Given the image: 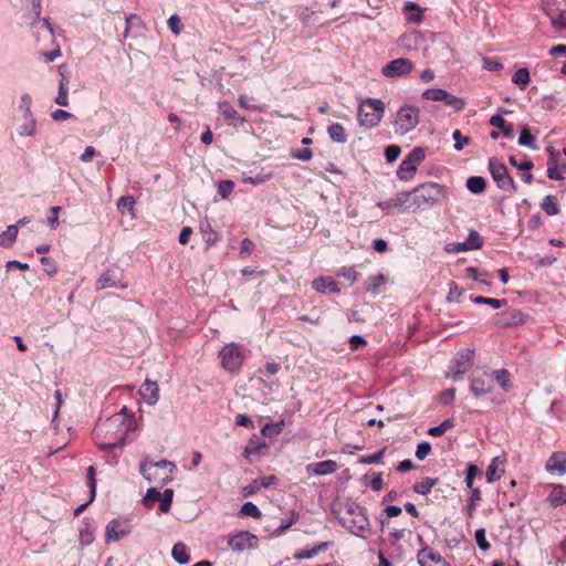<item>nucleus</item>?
<instances>
[{"mask_svg":"<svg viewBox=\"0 0 566 566\" xmlns=\"http://www.w3.org/2000/svg\"><path fill=\"white\" fill-rule=\"evenodd\" d=\"M134 429V415L124 406L118 413L109 417L104 424L97 426L93 434L97 447L101 450L109 451L115 448H123L126 444L128 432Z\"/></svg>","mask_w":566,"mask_h":566,"instance_id":"1","label":"nucleus"},{"mask_svg":"<svg viewBox=\"0 0 566 566\" xmlns=\"http://www.w3.org/2000/svg\"><path fill=\"white\" fill-rule=\"evenodd\" d=\"M413 205V212L432 208L447 196L446 187L437 182H424L409 191Z\"/></svg>","mask_w":566,"mask_h":566,"instance_id":"2","label":"nucleus"},{"mask_svg":"<svg viewBox=\"0 0 566 566\" xmlns=\"http://www.w3.org/2000/svg\"><path fill=\"white\" fill-rule=\"evenodd\" d=\"M142 475L149 482H160L167 484L172 480V472L176 470V464L166 459L157 462L143 461L139 465Z\"/></svg>","mask_w":566,"mask_h":566,"instance_id":"3","label":"nucleus"},{"mask_svg":"<svg viewBox=\"0 0 566 566\" xmlns=\"http://www.w3.org/2000/svg\"><path fill=\"white\" fill-rule=\"evenodd\" d=\"M385 112V103L379 98H367L358 107V120L360 126L371 128L377 126Z\"/></svg>","mask_w":566,"mask_h":566,"instance_id":"4","label":"nucleus"},{"mask_svg":"<svg viewBox=\"0 0 566 566\" xmlns=\"http://www.w3.org/2000/svg\"><path fill=\"white\" fill-rule=\"evenodd\" d=\"M221 366L231 374H237L244 361L243 346L237 343L226 344L219 352Z\"/></svg>","mask_w":566,"mask_h":566,"instance_id":"5","label":"nucleus"},{"mask_svg":"<svg viewBox=\"0 0 566 566\" xmlns=\"http://www.w3.org/2000/svg\"><path fill=\"white\" fill-rule=\"evenodd\" d=\"M426 158L424 148L418 146L415 147L400 163L397 169V177L399 180L408 181L413 178L417 166L421 164Z\"/></svg>","mask_w":566,"mask_h":566,"instance_id":"6","label":"nucleus"},{"mask_svg":"<svg viewBox=\"0 0 566 566\" xmlns=\"http://www.w3.org/2000/svg\"><path fill=\"white\" fill-rule=\"evenodd\" d=\"M489 170L500 189L510 192L517 191V186L514 179L510 176L506 166L501 160L497 158H491L489 160Z\"/></svg>","mask_w":566,"mask_h":566,"instance_id":"7","label":"nucleus"},{"mask_svg":"<svg viewBox=\"0 0 566 566\" xmlns=\"http://www.w3.org/2000/svg\"><path fill=\"white\" fill-rule=\"evenodd\" d=\"M419 124V108L403 105L399 108L395 120L396 133L405 135Z\"/></svg>","mask_w":566,"mask_h":566,"instance_id":"8","label":"nucleus"},{"mask_svg":"<svg viewBox=\"0 0 566 566\" xmlns=\"http://www.w3.org/2000/svg\"><path fill=\"white\" fill-rule=\"evenodd\" d=\"M377 207L380 208L386 214H391L395 211L398 213L413 211L411 193H409V191H400L392 199L379 201L377 202Z\"/></svg>","mask_w":566,"mask_h":566,"instance_id":"9","label":"nucleus"},{"mask_svg":"<svg viewBox=\"0 0 566 566\" xmlns=\"http://www.w3.org/2000/svg\"><path fill=\"white\" fill-rule=\"evenodd\" d=\"M473 355V350L463 349L453 357L450 365V376L454 381L462 379L463 375L472 367Z\"/></svg>","mask_w":566,"mask_h":566,"instance_id":"10","label":"nucleus"},{"mask_svg":"<svg viewBox=\"0 0 566 566\" xmlns=\"http://www.w3.org/2000/svg\"><path fill=\"white\" fill-rule=\"evenodd\" d=\"M228 546L237 553L258 547V537L249 531H238L229 534Z\"/></svg>","mask_w":566,"mask_h":566,"instance_id":"11","label":"nucleus"},{"mask_svg":"<svg viewBox=\"0 0 566 566\" xmlns=\"http://www.w3.org/2000/svg\"><path fill=\"white\" fill-rule=\"evenodd\" d=\"M132 532V525L128 520L113 518L108 522L105 530L106 543L118 542Z\"/></svg>","mask_w":566,"mask_h":566,"instance_id":"12","label":"nucleus"},{"mask_svg":"<svg viewBox=\"0 0 566 566\" xmlns=\"http://www.w3.org/2000/svg\"><path fill=\"white\" fill-rule=\"evenodd\" d=\"M413 69V64L409 59L399 57L387 63L381 73L385 77L395 78L409 74Z\"/></svg>","mask_w":566,"mask_h":566,"instance_id":"13","label":"nucleus"},{"mask_svg":"<svg viewBox=\"0 0 566 566\" xmlns=\"http://www.w3.org/2000/svg\"><path fill=\"white\" fill-rule=\"evenodd\" d=\"M493 389V377L485 373H473L471 376L470 391L475 397L484 396Z\"/></svg>","mask_w":566,"mask_h":566,"instance_id":"14","label":"nucleus"},{"mask_svg":"<svg viewBox=\"0 0 566 566\" xmlns=\"http://www.w3.org/2000/svg\"><path fill=\"white\" fill-rule=\"evenodd\" d=\"M333 513L336 515L339 524L348 530L352 534L359 535V533L367 530L369 525V521L366 514L345 517L339 516L335 509H333Z\"/></svg>","mask_w":566,"mask_h":566,"instance_id":"15","label":"nucleus"},{"mask_svg":"<svg viewBox=\"0 0 566 566\" xmlns=\"http://www.w3.org/2000/svg\"><path fill=\"white\" fill-rule=\"evenodd\" d=\"M122 272L118 269H107L96 282L98 290L116 287L124 290L128 286L122 281Z\"/></svg>","mask_w":566,"mask_h":566,"instance_id":"16","label":"nucleus"},{"mask_svg":"<svg viewBox=\"0 0 566 566\" xmlns=\"http://www.w3.org/2000/svg\"><path fill=\"white\" fill-rule=\"evenodd\" d=\"M59 74L61 76L60 83H59V92L57 96L55 97V103L60 106H67L69 105V77H70V71L69 66L66 64H61L57 67Z\"/></svg>","mask_w":566,"mask_h":566,"instance_id":"17","label":"nucleus"},{"mask_svg":"<svg viewBox=\"0 0 566 566\" xmlns=\"http://www.w3.org/2000/svg\"><path fill=\"white\" fill-rule=\"evenodd\" d=\"M545 469L549 473L564 475L566 473V452H553L546 461Z\"/></svg>","mask_w":566,"mask_h":566,"instance_id":"18","label":"nucleus"},{"mask_svg":"<svg viewBox=\"0 0 566 566\" xmlns=\"http://www.w3.org/2000/svg\"><path fill=\"white\" fill-rule=\"evenodd\" d=\"M526 321V315L518 308H511L502 314L499 325L502 328H511L522 325Z\"/></svg>","mask_w":566,"mask_h":566,"instance_id":"19","label":"nucleus"},{"mask_svg":"<svg viewBox=\"0 0 566 566\" xmlns=\"http://www.w3.org/2000/svg\"><path fill=\"white\" fill-rule=\"evenodd\" d=\"M219 111L221 112L224 120L228 125H232L234 127L242 126L247 119L243 116H240L235 108L227 101L219 103Z\"/></svg>","mask_w":566,"mask_h":566,"instance_id":"20","label":"nucleus"},{"mask_svg":"<svg viewBox=\"0 0 566 566\" xmlns=\"http://www.w3.org/2000/svg\"><path fill=\"white\" fill-rule=\"evenodd\" d=\"M338 465L334 460H324L306 465V472L311 475H327L336 472Z\"/></svg>","mask_w":566,"mask_h":566,"instance_id":"21","label":"nucleus"},{"mask_svg":"<svg viewBox=\"0 0 566 566\" xmlns=\"http://www.w3.org/2000/svg\"><path fill=\"white\" fill-rule=\"evenodd\" d=\"M507 113H509V111L500 108V113L493 115L490 118V125L495 128H499L500 133L504 137L512 138L514 136V127L511 123H507L502 115V114H507Z\"/></svg>","mask_w":566,"mask_h":566,"instance_id":"22","label":"nucleus"},{"mask_svg":"<svg viewBox=\"0 0 566 566\" xmlns=\"http://www.w3.org/2000/svg\"><path fill=\"white\" fill-rule=\"evenodd\" d=\"M95 468L93 465H90L86 470V479H87V486L90 489V499L87 502L78 505L74 510V515L78 516L94 500L96 496V479H95Z\"/></svg>","mask_w":566,"mask_h":566,"instance_id":"23","label":"nucleus"},{"mask_svg":"<svg viewBox=\"0 0 566 566\" xmlns=\"http://www.w3.org/2000/svg\"><path fill=\"white\" fill-rule=\"evenodd\" d=\"M266 450L268 443L265 440L260 439L255 433H253L244 448L243 457L249 459L253 454L265 455Z\"/></svg>","mask_w":566,"mask_h":566,"instance_id":"24","label":"nucleus"},{"mask_svg":"<svg viewBox=\"0 0 566 566\" xmlns=\"http://www.w3.org/2000/svg\"><path fill=\"white\" fill-rule=\"evenodd\" d=\"M139 394L148 405H155L159 399V387L156 381L145 380L140 386Z\"/></svg>","mask_w":566,"mask_h":566,"instance_id":"25","label":"nucleus"},{"mask_svg":"<svg viewBox=\"0 0 566 566\" xmlns=\"http://www.w3.org/2000/svg\"><path fill=\"white\" fill-rule=\"evenodd\" d=\"M312 287L321 294H324L326 291L333 294H339L340 289L338 284L331 276H318L313 280Z\"/></svg>","mask_w":566,"mask_h":566,"instance_id":"26","label":"nucleus"},{"mask_svg":"<svg viewBox=\"0 0 566 566\" xmlns=\"http://www.w3.org/2000/svg\"><path fill=\"white\" fill-rule=\"evenodd\" d=\"M546 501L553 509L566 504V486L563 484H553Z\"/></svg>","mask_w":566,"mask_h":566,"instance_id":"27","label":"nucleus"},{"mask_svg":"<svg viewBox=\"0 0 566 566\" xmlns=\"http://www.w3.org/2000/svg\"><path fill=\"white\" fill-rule=\"evenodd\" d=\"M94 521L88 517H84L80 527V543L83 546H87L94 541Z\"/></svg>","mask_w":566,"mask_h":566,"instance_id":"28","label":"nucleus"},{"mask_svg":"<svg viewBox=\"0 0 566 566\" xmlns=\"http://www.w3.org/2000/svg\"><path fill=\"white\" fill-rule=\"evenodd\" d=\"M199 229L202 234V239L208 247H211L220 241V234L212 229L208 220L200 221Z\"/></svg>","mask_w":566,"mask_h":566,"instance_id":"29","label":"nucleus"},{"mask_svg":"<svg viewBox=\"0 0 566 566\" xmlns=\"http://www.w3.org/2000/svg\"><path fill=\"white\" fill-rule=\"evenodd\" d=\"M386 276L382 273L368 276L364 282V290L367 293L376 295L379 293V287L385 284Z\"/></svg>","mask_w":566,"mask_h":566,"instance_id":"30","label":"nucleus"},{"mask_svg":"<svg viewBox=\"0 0 566 566\" xmlns=\"http://www.w3.org/2000/svg\"><path fill=\"white\" fill-rule=\"evenodd\" d=\"M405 13L408 22L418 24L423 20V10L416 2H407Z\"/></svg>","mask_w":566,"mask_h":566,"instance_id":"31","label":"nucleus"},{"mask_svg":"<svg viewBox=\"0 0 566 566\" xmlns=\"http://www.w3.org/2000/svg\"><path fill=\"white\" fill-rule=\"evenodd\" d=\"M171 556L176 563L180 565H186L190 562V555L188 553L187 546L182 543H176L171 549Z\"/></svg>","mask_w":566,"mask_h":566,"instance_id":"32","label":"nucleus"},{"mask_svg":"<svg viewBox=\"0 0 566 566\" xmlns=\"http://www.w3.org/2000/svg\"><path fill=\"white\" fill-rule=\"evenodd\" d=\"M18 237V224H10L6 231L0 233V247L11 248Z\"/></svg>","mask_w":566,"mask_h":566,"instance_id":"33","label":"nucleus"},{"mask_svg":"<svg viewBox=\"0 0 566 566\" xmlns=\"http://www.w3.org/2000/svg\"><path fill=\"white\" fill-rule=\"evenodd\" d=\"M422 40V34L419 31H411L399 38L400 44L407 49H416Z\"/></svg>","mask_w":566,"mask_h":566,"instance_id":"34","label":"nucleus"},{"mask_svg":"<svg viewBox=\"0 0 566 566\" xmlns=\"http://www.w3.org/2000/svg\"><path fill=\"white\" fill-rule=\"evenodd\" d=\"M328 137L338 144H345L347 142V135L343 125L333 123L327 127Z\"/></svg>","mask_w":566,"mask_h":566,"instance_id":"35","label":"nucleus"},{"mask_svg":"<svg viewBox=\"0 0 566 566\" xmlns=\"http://www.w3.org/2000/svg\"><path fill=\"white\" fill-rule=\"evenodd\" d=\"M472 303L476 305H489L495 310L501 308L507 304L505 298H492L485 296H470Z\"/></svg>","mask_w":566,"mask_h":566,"instance_id":"36","label":"nucleus"},{"mask_svg":"<svg viewBox=\"0 0 566 566\" xmlns=\"http://www.w3.org/2000/svg\"><path fill=\"white\" fill-rule=\"evenodd\" d=\"M518 145L523 147H528L531 149L537 148L536 138L531 133L530 127L527 125H524L520 132Z\"/></svg>","mask_w":566,"mask_h":566,"instance_id":"37","label":"nucleus"},{"mask_svg":"<svg viewBox=\"0 0 566 566\" xmlns=\"http://www.w3.org/2000/svg\"><path fill=\"white\" fill-rule=\"evenodd\" d=\"M439 482L438 478H424L421 482L415 483L412 490L420 495H427L431 489Z\"/></svg>","mask_w":566,"mask_h":566,"instance_id":"38","label":"nucleus"},{"mask_svg":"<svg viewBox=\"0 0 566 566\" xmlns=\"http://www.w3.org/2000/svg\"><path fill=\"white\" fill-rule=\"evenodd\" d=\"M541 208L546 212L548 216H556L559 213V205L555 196L547 195L543 198L541 202Z\"/></svg>","mask_w":566,"mask_h":566,"instance_id":"39","label":"nucleus"},{"mask_svg":"<svg viewBox=\"0 0 566 566\" xmlns=\"http://www.w3.org/2000/svg\"><path fill=\"white\" fill-rule=\"evenodd\" d=\"M272 171H265V169H261L254 176H243L242 182L259 186L269 181L272 178Z\"/></svg>","mask_w":566,"mask_h":566,"instance_id":"40","label":"nucleus"},{"mask_svg":"<svg viewBox=\"0 0 566 566\" xmlns=\"http://www.w3.org/2000/svg\"><path fill=\"white\" fill-rule=\"evenodd\" d=\"M467 188L474 195L482 193L486 188V181L481 176H471L467 179Z\"/></svg>","mask_w":566,"mask_h":566,"instance_id":"41","label":"nucleus"},{"mask_svg":"<svg viewBox=\"0 0 566 566\" xmlns=\"http://www.w3.org/2000/svg\"><path fill=\"white\" fill-rule=\"evenodd\" d=\"M496 381L499 386L505 390L509 391L512 388L511 385V374L507 369H497L494 371L493 381Z\"/></svg>","mask_w":566,"mask_h":566,"instance_id":"42","label":"nucleus"},{"mask_svg":"<svg viewBox=\"0 0 566 566\" xmlns=\"http://www.w3.org/2000/svg\"><path fill=\"white\" fill-rule=\"evenodd\" d=\"M284 426H285L284 420H280L274 423H266L262 428L261 433H262V436H264L266 438H274V437L281 434V432L284 429Z\"/></svg>","mask_w":566,"mask_h":566,"instance_id":"43","label":"nucleus"},{"mask_svg":"<svg viewBox=\"0 0 566 566\" xmlns=\"http://www.w3.org/2000/svg\"><path fill=\"white\" fill-rule=\"evenodd\" d=\"M32 97L30 94L24 93L20 97L19 111L22 112L23 119L35 118L31 111Z\"/></svg>","mask_w":566,"mask_h":566,"instance_id":"44","label":"nucleus"},{"mask_svg":"<svg viewBox=\"0 0 566 566\" xmlns=\"http://www.w3.org/2000/svg\"><path fill=\"white\" fill-rule=\"evenodd\" d=\"M531 81L530 71L526 67L518 69L512 76V82L524 90Z\"/></svg>","mask_w":566,"mask_h":566,"instance_id":"45","label":"nucleus"},{"mask_svg":"<svg viewBox=\"0 0 566 566\" xmlns=\"http://www.w3.org/2000/svg\"><path fill=\"white\" fill-rule=\"evenodd\" d=\"M143 29L144 28V22L142 21V19L137 15V14H134V13H130L126 17V27H125V31H124V38H127L129 36V33L134 30V29Z\"/></svg>","mask_w":566,"mask_h":566,"instance_id":"46","label":"nucleus"},{"mask_svg":"<svg viewBox=\"0 0 566 566\" xmlns=\"http://www.w3.org/2000/svg\"><path fill=\"white\" fill-rule=\"evenodd\" d=\"M510 164L521 171H530L533 169L534 164L531 159H527L526 155H523V160H518L516 156L511 155L509 157Z\"/></svg>","mask_w":566,"mask_h":566,"instance_id":"47","label":"nucleus"},{"mask_svg":"<svg viewBox=\"0 0 566 566\" xmlns=\"http://www.w3.org/2000/svg\"><path fill=\"white\" fill-rule=\"evenodd\" d=\"M36 133V119H24V123L21 124L18 128V134L22 137H31Z\"/></svg>","mask_w":566,"mask_h":566,"instance_id":"48","label":"nucleus"},{"mask_svg":"<svg viewBox=\"0 0 566 566\" xmlns=\"http://www.w3.org/2000/svg\"><path fill=\"white\" fill-rule=\"evenodd\" d=\"M453 427H454L453 420L446 419L440 424L429 428L427 433L432 437H441L446 433L447 430H449Z\"/></svg>","mask_w":566,"mask_h":566,"instance_id":"49","label":"nucleus"},{"mask_svg":"<svg viewBox=\"0 0 566 566\" xmlns=\"http://www.w3.org/2000/svg\"><path fill=\"white\" fill-rule=\"evenodd\" d=\"M422 97L427 101L442 102L448 97V91L443 88H428L422 93Z\"/></svg>","mask_w":566,"mask_h":566,"instance_id":"50","label":"nucleus"},{"mask_svg":"<svg viewBox=\"0 0 566 566\" xmlns=\"http://www.w3.org/2000/svg\"><path fill=\"white\" fill-rule=\"evenodd\" d=\"M464 243L468 250H478L483 247V239L476 231L471 230Z\"/></svg>","mask_w":566,"mask_h":566,"instance_id":"51","label":"nucleus"},{"mask_svg":"<svg viewBox=\"0 0 566 566\" xmlns=\"http://www.w3.org/2000/svg\"><path fill=\"white\" fill-rule=\"evenodd\" d=\"M160 499H161V493L157 489L150 488L147 490V492L143 499V503L146 507L151 509V507H154L155 502L158 501L160 503Z\"/></svg>","mask_w":566,"mask_h":566,"instance_id":"52","label":"nucleus"},{"mask_svg":"<svg viewBox=\"0 0 566 566\" xmlns=\"http://www.w3.org/2000/svg\"><path fill=\"white\" fill-rule=\"evenodd\" d=\"M172 499H174V490L172 489H166L161 493V499H160V504H159V511L161 513H168L170 511Z\"/></svg>","mask_w":566,"mask_h":566,"instance_id":"53","label":"nucleus"},{"mask_svg":"<svg viewBox=\"0 0 566 566\" xmlns=\"http://www.w3.org/2000/svg\"><path fill=\"white\" fill-rule=\"evenodd\" d=\"M385 452H386V448H382L374 454L361 455L359 458L358 462L363 463V464H373V463L379 464L382 462Z\"/></svg>","mask_w":566,"mask_h":566,"instance_id":"54","label":"nucleus"},{"mask_svg":"<svg viewBox=\"0 0 566 566\" xmlns=\"http://www.w3.org/2000/svg\"><path fill=\"white\" fill-rule=\"evenodd\" d=\"M452 138L454 140V145H453V148L457 150V151H460L464 148V146L467 145H470L471 144V138L468 137V136H463L462 133L459 130V129H455L453 133H452Z\"/></svg>","mask_w":566,"mask_h":566,"instance_id":"55","label":"nucleus"},{"mask_svg":"<svg viewBox=\"0 0 566 566\" xmlns=\"http://www.w3.org/2000/svg\"><path fill=\"white\" fill-rule=\"evenodd\" d=\"M240 513L244 516H251V517H254V518H260L261 517V511L259 510V507L252 503V502H245L242 504L241 509H240Z\"/></svg>","mask_w":566,"mask_h":566,"instance_id":"56","label":"nucleus"},{"mask_svg":"<svg viewBox=\"0 0 566 566\" xmlns=\"http://www.w3.org/2000/svg\"><path fill=\"white\" fill-rule=\"evenodd\" d=\"M553 163V159L548 160V169H547V177L552 180H563L564 176L560 174V170H566V164H562L560 166H553L551 165Z\"/></svg>","mask_w":566,"mask_h":566,"instance_id":"57","label":"nucleus"},{"mask_svg":"<svg viewBox=\"0 0 566 566\" xmlns=\"http://www.w3.org/2000/svg\"><path fill=\"white\" fill-rule=\"evenodd\" d=\"M446 105L451 106L457 112H461L465 107V101L463 98L457 97L448 92V97L443 98Z\"/></svg>","mask_w":566,"mask_h":566,"instance_id":"58","label":"nucleus"},{"mask_svg":"<svg viewBox=\"0 0 566 566\" xmlns=\"http://www.w3.org/2000/svg\"><path fill=\"white\" fill-rule=\"evenodd\" d=\"M446 105L451 106L457 112H461L465 107V101L463 98L457 97L448 92V97L443 98Z\"/></svg>","mask_w":566,"mask_h":566,"instance_id":"59","label":"nucleus"},{"mask_svg":"<svg viewBox=\"0 0 566 566\" xmlns=\"http://www.w3.org/2000/svg\"><path fill=\"white\" fill-rule=\"evenodd\" d=\"M500 460L499 457H495L491 464L486 469V473H485V476H486V481L489 483H493L497 480L501 479V474L497 473V467H496V462Z\"/></svg>","mask_w":566,"mask_h":566,"instance_id":"60","label":"nucleus"},{"mask_svg":"<svg viewBox=\"0 0 566 566\" xmlns=\"http://www.w3.org/2000/svg\"><path fill=\"white\" fill-rule=\"evenodd\" d=\"M234 189V182L232 180L226 179L220 180L218 184V193L221 198H228Z\"/></svg>","mask_w":566,"mask_h":566,"instance_id":"61","label":"nucleus"},{"mask_svg":"<svg viewBox=\"0 0 566 566\" xmlns=\"http://www.w3.org/2000/svg\"><path fill=\"white\" fill-rule=\"evenodd\" d=\"M449 285H450V289H449V293L447 296V301L459 303L460 297L464 293V290L459 287V285L455 282H451Z\"/></svg>","mask_w":566,"mask_h":566,"instance_id":"62","label":"nucleus"},{"mask_svg":"<svg viewBox=\"0 0 566 566\" xmlns=\"http://www.w3.org/2000/svg\"><path fill=\"white\" fill-rule=\"evenodd\" d=\"M135 206V199L133 196H123L117 201V209L122 213L127 209L128 211H133Z\"/></svg>","mask_w":566,"mask_h":566,"instance_id":"63","label":"nucleus"},{"mask_svg":"<svg viewBox=\"0 0 566 566\" xmlns=\"http://www.w3.org/2000/svg\"><path fill=\"white\" fill-rule=\"evenodd\" d=\"M41 264L43 265V271L49 275L53 276L57 272V265L55 261L49 256H42L40 259Z\"/></svg>","mask_w":566,"mask_h":566,"instance_id":"64","label":"nucleus"}]
</instances>
